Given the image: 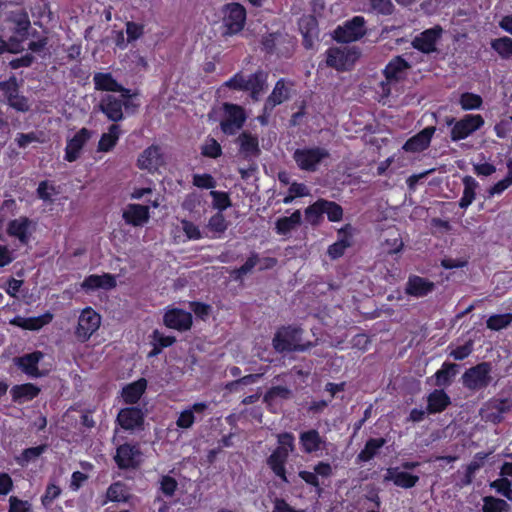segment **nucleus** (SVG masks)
<instances>
[{
  "instance_id": "nucleus-62",
  "label": "nucleus",
  "mask_w": 512,
  "mask_h": 512,
  "mask_svg": "<svg viewBox=\"0 0 512 512\" xmlns=\"http://www.w3.org/2000/svg\"><path fill=\"white\" fill-rule=\"evenodd\" d=\"M31 505L28 501L18 499L16 496L9 498V512H30Z\"/></svg>"
},
{
  "instance_id": "nucleus-31",
  "label": "nucleus",
  "mask_w": 512,
  "mask_h": 512,
  "mask_svg": "<svg viewBox=\"0 0 512 512\" xmlns=\"http://www.w3.org/2000/svg\"><path fill=\"white\" fill-rule=\"evenodd\" d=\"M237 142L240 145V151L244 154V157L258 156L260 154V148L257 136H253L249 132L241 133Z\"/></svg>"
},
{
  "instance_id": "nucleus-27",
  "label": "nucleus",
  "mask_w": 512,
  "mask_h": 512,
  "mask_svg": "<svg viewBox=\"0 0 512 512\" xmlns=\"http://www.w3.org/2000/svg\"><path fill=\"white\" fill-rule=\"evenodd\" d=\"M10 393L14 402L24 403L37 397L40 388L32 383H26L13 386Z\"/></svg>"
},
{
  "instance_id": "nucleus-30",
  "label": "nucleus",
  "mask_w": 512,
  "mask_h": 512,
  "mask_svg": "<svg viewBox=\"0 0 512 512\" xmlns=\"http://www.w3.org/2000/svg\"><path fill=\"white\" fill-rule=\"evenodd\" d=\"M438 36L435 30H426L413 40L412 45L423 53L433 52L436 50L435 44Z\"/></svg>"
},
{
  "instance_id": "nucleus-46",
  "label": "nucleus",
  "mask_w": 512,
  "mask_h": 512,
  "mask_svg": "<svg viewBox=\"0 0 512 512\" xmlns=\"http://www.w3.org/2000/svg\"><path fill=\"white\" fill-rule=\"evenodd\" d=\"M512 322V314L492 315L488 318L486 324L491 330H501L506 328Z\"/></svg>"
},
{
  "instance_id": "nucleus-58",
  "label": "nucleus",
  "mask_w": 512,
  "mask_h": 512,
  "mask_svg": "<svg viewBox=\"0 0 512 512\" xmlns=\"http://www.w3.org/2000/svg\"><path fill=\"white\" fill-rule=\"evenodd\" d=\"M473 351V341L469 340L464 345L457 347L456 349H453L450 352V356L453 357L455 360H463L466 357H468Z\"/></svg>"
},
{
  "instance_id": "nucleus-6",
  "label": "nucleus",
  "mask_w": 512,
  "mask_h": 512,
  "mask_svg": "<svg viewBox=\"0 0 512 512\" xmlns=\"http://www.w3.org/2000/svg\"><path fill=\"white\" fill-rule=\"evenodd\" d=\"M491 364L482 362L475 367L468 369L462 376L463 384L470 390H480L489 385Z\"/></svg>"
},
{
  "instance_id": "nucleus-4",
  "label": "nucleus",
  "mask_w": 512,
  "mask_h": 512,
  "mask_svg": "<svg viewBox=\"0 0 512 512\" xmlns=\"http://www.w3.org/2000/svg\"><path fill=\"white\" fill-rule=\"evenodd\" d=\"M446 124L448 126L453 125L451 130V139L453 141H459L480 129L484 124V119L479 114H467L459 121H456L453 117L447 118Z\"/></svg>"
},
{
  "instance_id": "nucleus-21",
  "label": "nucleus",
  "mask_w": 512,
  "mask_h": 512,
  "mask_svg": "<svg viewBox=\"0 0 512 512\" xmlns=\"http://www.w3.org/2000/svg\"><path fill=\"white\" fill-rule=\"evenodd\" d=\"M384 481H392L398 487L409 489L416 485L419 477L406 471H401L399 467H391L387 469Z\"/></svg>"
},
{
  "instance_id": "nucleus-55",
  "label": "nucleus",
  "mask_w": 512,
  "mask_h": 512,
  "mask_svg": "<svg viewBox=\"0 0 512 512\" xmlns=\"http://www.w3.org/2000/svg\"><path fill=\"white\" fill-rule=\"evenodd\" d=\"M349 246H350V242L346 239H342V240L337 241L336 243L330 245L327 253L331 259H337L344 254L346 248Z\"/></svg>"
},
{
  "instance_id": "nucleus-7",
  "label": "nucleus",
  "mask_w": 512,
  "mask_h": 512,
  "mask_svg": "<svg viewBox=\"0 0 512 512\" xmlns=\"http://www.w3.org/2000/svg\"><path fill=\"white\" fill-rule=\"evenodd\" d=\"M366 34L365 19L355 16L334 31V39L341 43H350L361 39Z\"/></svg>"
},
{
  "instance_id": "nucleus-28",
  "label": "nucleus",
  "mask_w": 512,
  "mask_h": 512,
  "mask_svg": "<svg viewBox=\"0 0 512 512\" xmlns=\"http://www.w3.org/2000/svg\"><path fill=\"white\" fill-rule=\"evenodd\" d=\"M299 440L304 452L309 454L318 451L325 443L324 439L315 429L302 432L299 436Z\"/></svg>"
},
{
  "instance_id": "nucleus-57",
  "label": "nucleus",
  "mask_w": 512,
  "mask_h": 512,
  "mask_svg": "<svg viewBox=\"0 0 512 512\" xmlns=\"http://www.w3.org/2000/svg\"><path fill=\"white\" fill-rule=\"evenodd\" d=\"M225 86L234 90L246 91L247 78L242 73H237L230 80L225 82Z\"/></svg>"
},
{
  "instance_id": "nucleus-36",
  "label": "nucleus",
  "mask_w": 512,
  "mask_h": 512,
  "mask_svg": "<svg viewBox=\"0 0 512 512\" xmlns=\"http://www.w3.org/2000/svg\"><path fill=\"white\" fill-rule=\"evenodd\" d=\"M292 390L284 386H273L264 395L263 401L268 405H273L278 399L288 400L292 398Z\"/></svg>"
},
{
  "instance_id": "nucleus-23",
  "label": "nucleus",
  "mask_w": 512,
  "mask_h": 512,
  "mask_svg": "<svg viewBox=\"0 0 512 512\" xmlns=\"http://www.w3.org/2000/svg\"><path fill=\"white\" fill-rule=\"evenodd\" d=\"M289 98V90L283 79L277 81L272 93L266 99L264 112L270 114L272 110Z\"/></svg>"
},
{
  "instance_id": "nucleus-64",
  "label": "nucleus",
  "mask_w": 512,
  "mask_h": 512,
  "mask_svg": "<svg viewBox=\"0 0 512 512\" xmlns=\"http://www.w3.org/2000/svg\"><path fill=\"white\" fill-rule=\"evenodd\" d=\"M144 27L141 24L129 21L126 23V33L128 41H134L143 34Z\"/></svg>"
},
{
  "instance_id": "nucleus-20",
  "label": "nucleus",
  "mask_w": 512,
  "mask_h": 512,
  "mask_svg": "<svg viewBox=\"0 0 512 512\" xmlns=\"http://www.w3.org/2000/svg\"><path fill=\"white\" fill-rule=\"evenodd\" d=\"M137 164L140 169H146L150 172L157 170L163 164L160 148L155 145L146 148L140 154Z\"/></svg>"
},
{
  "instance_id": "nucleus-9",
  "label": "nucleus",
  "mask_w": 512,
  "mask_h": 512,
  "mask_svg": "<svg viewBox=\"0 0 512 512\" xmlns=\"http://www.w3.org/2000/svg\"><path fill=\"white\" fill-rule=\"evenodd\" d=\"M100 324V315L90 307L85 308L79 316L75 334L80 341H87L99 328Z\"/></svg>"
},
{
  "instance_id": "nucleus-45",
  "label": "nucleus",
  "mask_w": 512,
  "mask_h": 512,
  "mask_svg": "<svg viewBox=\"0 0 512 512\" xmlns=\"http://www.w3.org/2000/svg\"><path fill=\"white\" fill-rule=\"evenodd\" d=\"M323 212L327 214L330 221L336 222L342 219L343 209L335 202L321 199Z\"/></svg>"
},
{
  "instance_id": "nucleus-54",
  "label": "nucleus",
  "mask_w": 512,
  "mask_h": 512,
  "mask_svg": "<svg viewBox=\"0 0 512 512\" xmlns=\"http://www.w3.org/2000/svg\"><path fill=\"white\" fill-rule=\"evenodd\" d=\"M8 104L17 111L26 112L29 110L28 101L24 96L19 95V89L8 99Z\"/></svg>"
},
{
  "instance_id": "nucleus-12",
  "label": "nucleus",
  "mask_w": 512,
  "mask_h": 512,
  "mask_svg": "<svg viewBox=\"0 0 512 512\" xmlns=\"http://www.w3.org/2000/svg\"><path fill=\"white\" fill-rule=\"evenodd\" d=\"M163 322L168 328L186 331L192 326V315L182 309L173 308L164 314Z\"/></svg>"
},
{
  "instance_id": "nucleus-44",
  "label": "nucleus",
  "mask_w": 512,
  "mask_h": 512,
  "mask_svg": "<svg viewBox=\"0 0 512 512\" xmlns=\"http://www.w3.org/2000/svg\"><path fill=\"white\" fill-rule=\"evenodd\" d=\"M491 46L503 58L512 56V39L509 37L495 39L492 41Z\"/></svg>"
},
{
  "instance_id": "nucleus-40",
  "label": "nucleus",
  "mask_w": 512,
  "mask_h": 512,
  "mask_svg": "<svg viewBox=\"0 0 512 512\" xmlns=\"http://www.w3.org/2000/svg\"><path fill=\"white\" fill-rule=\"evenodd\" d=\"M51 318H52L51 315H47L45 317L26 318V319L18 317V318H15L11 323L18 325L24 329L38 330L43 325L48 323L51 320Z\"/></svg>"
},
{
  "instance_id": "nucleus-32",
  "label": "nucleus",
  "mask_w": 512,
  "mask_h": 512,
  "mask_svg": "<svg viewBox=\"0 0 512 512\" xmlns=\"http://www.w3.org/2000/svg\"><path fill=\"white\" fill-rule=\"evenodd\" d=\"M146 387V379L141 378L124 387L122 391V397L125 400V402L134 404L140 399L142 394L145 392Z\"/></svg>"
},
{
  "instance_id": "nucleus-8",
  "label": "nucleus",
  "mask_w": 512,
  "mask_h": 512,
  "mask_svg": "<svg viewBox=\"0 0 512 512\" xmlns=\"http://www.w3.org/2000/svg\"><path fill=\"white\" fill-rule=\"evenodd\" d=\"M114 460L120 469H135L142 462V452L138 445L125 443L117 448Z\"/></svg>"
},
{
  "instance_id": "nucleus-24",
  "label": "nucleus",
  "mask_w": 512,
  "mask_h": 512,
  "mask_svg": "<svg viewBox=\"0 0 512 512\" xmlns=\"http://www.w3.org/2000/svg\"><path fill=\"white\" fill-rule=\"evenodd\" d=\"M427 413L436 414L444 411L450 404V397L442 389H435L427 397Z\"/></svg>"
},
{
  "instance_id": "nucleus-50",
  "label": "nucleus",
  "mask_w": 512,
  "mask_h": 512,
  "mask_svg": "<svg viewBox=\"0 0 512 512\" xmlns=\"http://www.w3.org/2000/svg\"><path fill=\"white\" fill-rule=\"evenodd\" d=\"M370 9L377 14L391 15L394 11L392 0H369Z\"/></svg>"
},
{
  "instance_id": "nucleus-39",
  "label": "nucleus",
  "mask_w": 512,
  "mask_h": 512,
  "mask_svg": "<svg viewBox=\"0 0 512 512\" xmlns=\"http://www.w3.org/2000/svg\"><path fill=\"white\" fill-rule=\"evenodd\" d=\"M510 505L503 499L493 496L483 498L482 512H509Z\"/></svg>"
},
{
  "instance_id": "nucleus-53",
  "label": "nucleus",
  "mask_w": 512,
  "mask_h": 512,
  "mask_svg": "<svg viewBox=\"0 0 512 512\" xmlns=\"http://www.w3.org/2000/svg\"><path fill=\"white\" fill-rule=\"evenodd\" d=\"M193 185L198 188L213 189L216 186V181L210 174H195Z\"/></svg>"
},
{
  "instance_id": "nucleus-51",
  "label": "nucleus",
  "mask_w": 512,
  "mask_h": 512,
  "mask_svg": "<svg viewBox=\"0 0 512 512\" xmlns=\"http://www.w3.org/2000/svg\"><path fill=\"white\" fill-rule=\"evenodd\" d=\"M486 454L483 453H477L476 458L479 459V461H472L466 469L465 477L463 480V483L465 485H469L473 481L474 473L479 470L483 465V460L486 458Z\"/></svg>"
},
{
  "instance_id": "nucleus-35",
  "label": "nucleus",
  "mask_w": 512,
  "mask_h": 512,
  "mask_svg": "<svg viewBox=\"0 0 512 512\" xmlns=\"http://www.w3.org/2000/svg\"><path fill=\"white\" fill-rule=\"evenodd\" d=\"M385 443L386 440L384 438H370L366 442L364 449L358 454V461H370L378 453V450L385 445Z\"/></svg>"
},
{
  "instance_id": "nucleus-25",
  "label": "nucleus",
  "mask_w": 512,
  "mask_h": 512,
  "mask_svg": "<svg viewBox=\"0 0 512 512\" xmlns=\"http://www.w3.org/2000/svg\"><path fill=\"white\" fill-rule=\"evenodd\" d=\"M267 76L266 72L258 70L247 78L246 91L251 92V98L254 101H258L262 92L266 89Z\"/></svg>"
},
{
  "instance_id": "nucleus-52",
  "label": "nucleus",
  "mask_w": 512,
  "mask_h": 512,
  "mask_svg": "<svg viewBox=\"0 0 512 512\" xmlns=\"http://www.w3.org/2000/svg\"><path fill=\"white\" fill-rule=\"evenodd\" d=\"M227 227L228 223L222 212H217L208 222V228L213 232L223 233Z\"/></svg>"
},
{
  "instance_id": "nucleus-34",
  "label": "nucleus",
  "mask_w": 512,
  "mask_h": 512,
  "mask_svg": "<svg viewBox=\"0 0 512 512\" xmlns=\"http://www.w3.org/2000/svg\"><path fill=\"white\" fill-rule=\"evenodd\" d=\"M120 136V126L117 124H112L108 133H104L98 143V150L102 152L110 151L117 143V140Z\"/></svg>"
},
{
  "instance_id": "nucleus-42",
  "label": "nucleus",
  "mask_w": 512,
  "mask_h": 512,
  "mask_svg": "<svg viewBox=\"0 0 512 512\" xmlns=\"http://www.w3.org/2000/svg\"><path fill=\"white\" fill-rule=\"evenodd\" d=\"M201 154L204 157L216 159L222 155L221 145L216 139L208 137L201 146Z\"/></svg>"
},
{
  "instance_id": "nucleus-3",
  "label": "nucleus",
  "mask_w": 512,
  "mask_h": 512,
  "mask_svg": "<svg viewBox=\"0 0 512 512\" xmlns=\"http://www.w3.org/2000/svg\"><path fill=\"white\" fill-rule=\"evenodd\" d=\"M222 14L223 37L238 34L243 30L246 21L244 6L236 2L225 4Z\"/></svg>"
},
{
  "instance_id": "nucleus-49",
  "label": "nucleus",
  "mask_w": 512,
  "mask_h": 512,
  "mask_svg": "<svg viewBox=\"0 0 512 512\" xmlns=\"http://www.w3.org/2000/svg\"><path fill=\"white\" fill-rule=\"evenodd\" d=\"M210 196L213 198V207L218 209L219 212L232 206L230 197L226 192L212 190Z\"/></svg>"
},
{
  "instance_id": "nucleus-19",
  "label": "nucleus",
  "mask_w": 512,
  "mask_h": 512,
  "mask_svg": "<svg viewBox=\"0 0 512 512\" xmlns=\"http://www.w3.org/2000/svg\"><path fill=\"white\" fill-rule=\"evenodd\" d=\"M435 132V127L429 126L417 133L415 136L408 139L403 149L407 152H421L428 148L431 138Z\"/></svg>"
},
{
  "instance_id": "nucleus-11",
  "label": "nucleus",
  "mask_w": 512,
  "mask_h": 512,
  "mask_svg": "<svg viewBox=\"0 0 512 512\" xmlns=\"http://www.w3.org/2000/svg\"><path fill=\"white\" fill-rule=\"evenodd\" d=\"M410 68V64L401 56L394 57L385 67L383 73L387 83L382 82L383 91L390 93V88H386L392 82H399L405 78L406 71Z\"/></svg>"
},
{
  "instance_id": "nucleus-63",
  "label": "nucleus",
  "mask_w": 512,
  "mask_h": 512,
  "mask_svg": "<svg viewBox=\"0 0 512 512\" xmlns=\"http://www.w3.org/2000/svg\"><path fill=\"white\" fill-rule=\"evenodd\" d=\"M194 422H195V415L193 414V411H190L187 409L180 413V415L176 421V425L179 428L188 429V428L192 427Z\"/></svg>"
},
{
  "instance_id": "nucleus-41",
  "label": "nucleus",
  "mask_w": 512,
  "mask_h": 512,
  "mask_svg": "<svg viewBox=\"0 0 512 512\" xmlns=\"http://www.w3.org/2000/svg\"><path fill=\"white\" fill-rule=\"evenodd\" d=\"M259 255L256 252H252L246 262L239 268L232 271V276L235 280L241 279L244 275L250 273L253 268L259 263Z\"/></svg>"
},
{
  "instance_id": "nucleus-61",
  "label": "nucleus",
  "mask_w": 512,
  "mask_h": 512,
  "mask_svg": "<svg viewBox=\"0 0 512 512\" xmlns=\"http://www.w3.org/2000/svg\"><path fill=\"white\" fill-rule=\"evenodd\" d=\"M61 489L55 485L50 484L47 486L45 494L41 498L42 504L47 507L60 495Z\"/></svg>"
},
{
  "instance_id": "nucleus-38",
  "label": "nucleus",
  "mask_w": 512,
  "mask_h": 512,
  "mask_svg": "<svg viewBox=\"0 0 512 512\" xmlns=\"http://www.w3.org/2000/svg\"><path fill=\"white\" fill-rule=\"evenodd\" d=\"M458 372V365L454 363H444L442 368L435 373L436 385L447 386L451 383L452 378Z\"/></svg>"
},
{
  "instance_id": "nucleus-13",
  "label": "nucleus",
  "mask_w": 512,
  "mask_h": 512,
  "mask_svg": "<svg viewBox=\"0 0 512 512\" xmlns=\"http://www.w3.org/2000/svg\"><path fill=\"white\" fill-rule=\"evenodd\" d=\"M123 101L113 95L104 96L99 103V110L112 122L123 120Z\"/></svg>"
},
{
  "instance_id": "nucleus-14",
  "label": "nucleus",
  "mask_w": 512,
  "mask_h": 512,
  "mask_svg": "<svg viewBox=\"0 0 512 512\" xmlns=\"http://www.w3.org/2000/svg\"><path fill=\"white\" fill-rule=\"evenodd\" d=\"M117 422L125 430L141 428L144 422V414L138 407L124 408L118 413Z\"/></svg>"
},
{
  "instance_id": "nucleus-48",
  "label": "nucleus",
  "mask_w": 512,
  "mask_h": 512,
  "mask_svg": "<svg viewBox=\"0 0 512 512\" xmlns=\"http://www.w3.org/2000/svg\"><path fill=\"white\" fill-rule=\"evenodd\" d=\"M482 98L473 93H463L460 97V105L464 110L479 109L482 105Z\"/></svg>"
},
{
  "instance_id": "nucleus-33",
  "label": "nucleus",
  "mask_w": 512,
  "mask_h": 512,
  "mask_svg": "<svg viewBox=\"0 0 512 512\" xmlns=\"http://www.w3.org/2000/svg\"><path fill=\"white\" fill-rule=\"evenodd\" d=\"M95 89L98 91L115 92L119 90V83L109 72H98L93 76Z\"/></svg>"
},
{
  "instance_id": "nucleus-22",
  "label": "nucleus",
  "mask_w": 512,
  "mask_h": 512,
  "mask_svg": "<svg viewBox=\"0 0 512 512\" xmlns=\"http://www.w3.org/2000/svg\"><path fill=\"white\" fill-rule=\"evenodd\" d=\"M123 219L127 224L142 226L149 220V208L140 204H129L123 212Z\"/></svg>"
},
{
  "instance_id": "nucleus-26",
  "label": "nucleus",
  "mask_w": 512,
  "mask_h": 512,
  "mask_svg": "<svg viewBox=\"0 0 512 512\" xmlns=\"http://www.w3.org/2000/svg\"><path fill=\"white\" fill-rule=\"evenodd\" d=\"M116 279L111 274L90 275L82 283L86 290H96L99 288L109 290L116 287Z\"/></svg>"
},
{
  "instance_id": "nucleus-1",
  "label": "nucleus",
  "mask_w": 512,
  "mask_h": 512,
  "mask_svg": "<svg viewBox=\"0 0 512 512\" xmlns=\"http://www.w3.org/2000/svg\"><path fill=\"white\" fill-rule=\"evenodd\" d=\"M302 334L303 330L299 327H281L274 335L272 340L273 347L279 353L306 351L312 344L310 342L302 343Z\"/></svg>"
},
{
  "instance_id": "nucleus-47",
  "label": "nucleus",
  "mask_w": 512,
  "mask_h": 512,
  "mask_svg": "<svg viewBox=\"0 0 512 512\" xmlns=\"http://www.w3.org/2000/svg\"><path fill=\"white\" fill-rule=\"evenodd\" d=\"M46 449V445H39L37 447L27 448L21 453L20 457H18V463L24 466L30 461L38 458L42 453L46 451Z\"/></svg>"
},
{
  "instance_id": "nucleus-43",
  "label": "nucleus",
  "mask_w": 512,
  "mask_h": 512,
  "mask_svg": "<svg viewBox=\"0 0 512 512\" xmlns=\"http://www.w3.org/2000/svg\"><path fill=\"white\" fill-rule=\"evenodd\" d=\"M323 207L321 199L305 209V218L312 225H317L322 219Z\"/></svg>"
},
{
  "instance_id": "nucleus-15",
  "label": "nucleus",
  "mask_w": 512,
  "mask_h": 512,
  "mask_svg": "<svg viewBox=\"0 0 512 512\" xmlns=\"http://www.w3.org/2000/svg\"><path fill=\"white\" fill-rule=\"evenodd\" d=\"M42 358L43 353L40 351H35L29 354H25L21 357L14 358V363L28 376L38 378L44 375L38 369V363Z\"/></svg>"
},
{
  "instance_id": "nucleus-18",
  "label": "nucleus",
  "mask_w": 512,
  "mask_h": 512,
  "mask_svg": "<svg viewBox=\"0 0 512 512\" xmlns=\"http://www.w3.org/2000/svg\"><path fill=\"white\" fill-rule=\"evenodd\" d=\"M435 289V284L426 278L412 275L408 278L405 293L414 297H424Z\"/></svg>"
},
{
  "instance_id": "nucleus-17",
  "label": "nucleus",
  "mask_w": 512,
  "mask_h": 512,
  "mask_svg": "<svg viewBox=\"0 0 512 512\" xmlns=\"http://www.w3.org/2000/svg\"><path fill=\"white\" fill-rule=\"evenodd\" d=\"M91 137V131L87 128L80 129L74 137L68 141L66 146L65 159L68 162L76 161L79 158L83 146Z\"/></svg>"
},
{
  "instance_id": "nucleus-56",
  "label": "nucleus",
  "mask_w": 512,
  "mask_h": 512,
  "mask_svg": "<svg viewBox=\"0 0 512 512\" xmlns=\"http://www.w3.org/2000/svg\"><path fill=\"white\" fill-rule=\"evenodd\" d=\"M511 185H512V169L509 170L507 176L504 179L497 182L494 186H492L488 190V194L490 197L494 196L495 194H500Z\"/></svg>"
},
{
  "instance_id": "nucleus-10",
  "label": "nucleus",
  "mask_w": 512,
  "mask_h": 512,
  "mask_svg": "<svg viewBox=\"0 0 512 512\" xmlns=\"http://www.w3.org/2000/svg\"><path fill=\"white\" fill-rule=\"evenodd\" d=\"M224 110L226 112V119L221 121V129L225 134L233 135L240 130L246 120V116L242 107L224 103Z\"/></svg>"
},
{
  "instance_id": "nucleus-16",
  "label": "nucleus",
  "mask_w": 512,
  "mask_h": 512,
  "mask_svg": "<svg viewBox=\"0 0 512 512\" xmlns=\"http://www.w3.org/2000/svg\"><path fill=\"white\" fill-rule=\"evenodd\" d=\"M298 25L303 36L304 47L311 49L319 34L317 19L313 15H304L299 19Z\"/></svg>"
},
{
  "instance_id": "nucleus-2",
  "label": "nucleus",
  "mask_w": 512,
  "mask_h": 512,
  "mask_svg": "<svg viewBox=\"0 0 512 512\" xmlns=\"http://www.w3.org/2000/svg\"><path fill=\"white\" fill-rule=\"evenodd\" d=\"M329 157V151L319 146L298 148L293 153V159L298 168L307 172H316L323 161Z\"/></svg>"
},
{
  "instance_id": "nucleus-37",
  "label": "nucleus",
  "mask_w": 512,
  "mask_h": 512,
  "mask_svg": "<svg viewBox=\"0 0 512 512\" xmlns=\"http://www.w3.org/2000/svg\"><path fill=\"white\" fill-rule=\"evenodd\" d=\"M464 191L463 196L460 199L459 206L466 209L475 199V190L478 187V183L471 176H465L463 178Z\"/></svg>"
},
{
  "instance_id": "nucleus-60",
  "label": "nucleus",
  "mask_w": 512,
  "mask_h": 512,
  "mask_svg": "<svg viewBox=\"0 0 512 512\" xmlns=\"http://www.w3.org/2000/svg\"><path fill=\"white\" fill-rule=\"evenodd\" d=\"M160 485L161 491L166 496H173L177 489L178 483L173 477L166 475L161 478Z\"/></svg>"
},
{
  "instance_id": "nucleus-29",
  "label": "nucleus",
  "mask_w": 512,
  "mask_h": 512,
  "mask_svg": "<svg viewBox=\"0 0 512 512\" xmlns=\"http://www.w3.org/2000/svg\"><path fill=\"white\" fill-rule=\"evenodd\" d=\"M31 221L26 217H20L12 220L8 226V233L19 239L22 244H27L29 241L30 233L28 228Z\"/></svg>"
},
{
  "instance_id": "nucleus-5",
  "label": "nucleus",
  "mask_w": 512,
  "mask_h": 512,
  "mask_svg": "<svg viewBox=\"0 0 512 512\" xmlns=\"http://www.w3.org/2000/svg\"><path fill=\"white\" fill-rule=\"evenodd\" d=\"M326 64L338 71L348 70L358 59L360 52L355 47H332L326 52Z\"/></svg>"
},
{
  "instance_id": "nucleus-59",
  "label": "nucleus",
  "mask_w": 512,
  "mask_h": 512,
  "mask_svg": "<svg viewBox=\"0 0 512 512\" xmlns=\"http://www.w3.org/2000/svg\"><path fill=\"white\" fill-rule=\"evenodd\" d=\"M107 497L111 501H123L126 499L124 486L120 482L110 485L107 490Z\"/></svg>"
}]
</instances>
